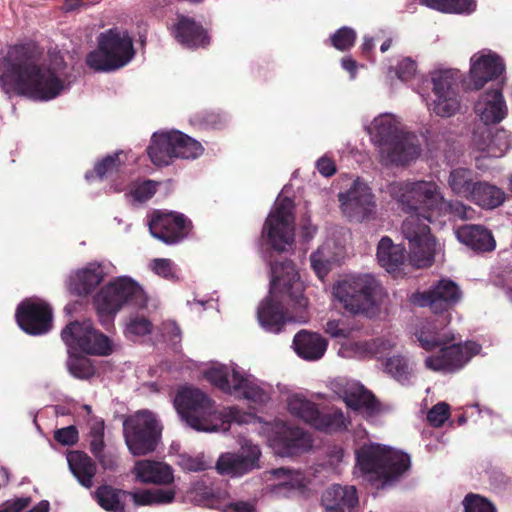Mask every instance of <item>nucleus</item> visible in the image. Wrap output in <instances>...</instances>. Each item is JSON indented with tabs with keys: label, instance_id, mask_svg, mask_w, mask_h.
Wrapping results in <instances>:
<instances>
[{
	"label": "nucleus",
	"instance_id": "1",
	"mask_svg": "<svg viewBox=\"0 0 512 512\" xmlns=\"http://www.w3.org/2000/svg\"><path fill=\"white\" fill-rule=\"evenodd\" d=\"M173 404L180 418L198 432L227 431L231 423H258L259 433L266 437L269 446L280 457L297 456L312 447L311 437L304 430L281 420L262 423L255 415L235 406L217 410L214 401L197 388L179 390Z\"/></svg>",
	"mask_w": 512,
	"mask_h": 512
},
{
	"label": "nucleus",
	"instance_id": "2",
	"mask_svg": "<svg viewBox=\"0 0 512 512\" xmlns=\"http://www.w3.org/2000/svg\"><path fill=\"white\" fill-rule=\"evenodd\" d=\"M71 80L59 53L46 59L34 45L10 46L0 56V88L7 94H18L37 101H49L68 91Z\"/></svg>",
	"mask_w": 512,
	"mask_h": 512
},
{
	"label": "nucleus",
	"instance_id": "3",
	"mask_svg": "<svg viewBox=\"0 0 512 512\" xmlns=\"http://www.w3.org/2000/svg\"><path fill=\"white\" fill-rule=\"evenodd\" d=\"M303 291V283L299 281L292 261L272 264L269 294L257 309L260 326L269 333L277 334L286 322L306 323L309 318L308 301Z\"/></svg>",
	"mask_w": 512,
	"mask_h": 512
},
{
	"label": "nucleus",
	"instance_id": "4",
	"mask_svg": "<svg viewBox=\"0 0 512 512\" xmlns=\"http://www.w3.org/2000/svg\"><path fill=\"white\" fill-rule=\"evenodd\" d=\"M450 315L445 314L433 320L421 323L414 335L419 346L426 351L439 349L424 360L426 369L443 373H455L462 369L475 355L481 346L473 341L455 343L456 334L449 327Z\"/></svg>",
	"mask_w": 512,
	"mask_h": 512
},
{
	"label": "nucleus",
	"instance_id": "5",
	"mask_svg": "<svg viewBox=\"0 0 512 512\" xmlns=\"http://www.w3.org/2000/svg\"><path fill=\"white\" fill-rule=\"evenodd\" d=\"M366 130L385 165H405L421 152L416 135L408 132L400 118L391 113L375 117Z\"/></svg>",
	"mask_w": 512,
	"mask_h": 512
},
{
	"label": "nucleus",
	"instance_id": "6",
	"mask_svg": "<svg viewBox=\"0 0 512 512\" xmlns=\"http://www.w3.org/2000/svg\"><path fill=\"white\" fill-rule=\"evenodd\" d=\"M204 377L222 392L245 399L256 405H264L271 399L273 387L247 373L237 364L211 363L204 371Z\"/></svg>",
	"mask_w": 512,
	"mask_h": 512
},
{
	"label": "nucleus",
	"instance_id": "7",
	"mask_svg": "<svg viewBox=\"0 0 512 512\" xmlns=\"http://www.w3.org/2000/svg\"><path fill=\"white\" fill-rule=\"evenodd\" d=\"M410 467V457L403 452L369 443L356 451V468L369 482L384 488Z\"/></svg>",
	"mask_w": 512,
	"mask_h": 512
},
{
	"label": "nucleus",
	"instance_id": "8",
	"mask_svg": "<svg viewBox=\"0 0 512 512\" xmlns=\"http://www.w3.org/2000/svg\"><path fill=\"white\" fill-rule=\"evenodd\" d=\"M147 295L142 286L130 276H118L108 281L93 296V306L102 324L112 322L125 306L145 307Z\"/></svg>",
	"mask_w": 512,
	"mask_h": 512
},
{
	"label": "nucleus",
	"instance_id": "9",
	"mask_svg": "<svg viewBox=\"0 0 512 512\" xmlns=\"http://www.w3.org/2000/svg\"><path fill=\"white\" fill-rule=\"evenodd\" d=\"M388 193L402 211L422 213L425 219L436 218L444 197L441 186L434 180L393 182L388 186Z\"/></svg>",
	"mask_w": 512,
	"mask_h": 512
},
{
	"label": "nucleus",
	"instance_id": "10",
	"mask_svg": "<svg viewBox=\"0 0 512 512\" xmlns=\"http://www.w3.org/2000/svg\"><path fill=\"white\" fill-rule=\"evenodd\" d=\"M381 292L380 283L371 274L347 276L336 282L332 288L334 300L354 315L374 314L377 297Z\"/></svg>",
	"mask_w": 512,
	"mask_h": 512
},
{
	"label": "nucleus",
	"instance_id": "11",
	"mask_svg": "<svg viewBox=\"0 0 512 512\" xmlns=\"http://www.w3.org/2000/svg\"><path fill=\"white\" fill-rule=\"evenodd\" d=\"M134 55L128 32L113 28L99 36L98 48L87 55L86 63L95 71L110 72L126 66Z\"/></svg>",
	"mask_w": 512,
	"mask_h": 512
},
{
	"label": "nucleus",
	"instance_id": "12",
	"mask_svg": "<svg viewBox=\"0 0 512 512\" xmlns=\"http://www.w3.org/2000/svg\"><path fill=\"white\" fill-rule=\"evenodd\" d=\"M432 92L422 96L431 114L440 118H451L462 112V95L458 71L434 70L430 73Z\"/></svg>",
	"mask_w": 512,
	"mask_h": 512
},
{
	"label": "nucleus",
	"instance_id": "13",
	"mask_svg": "<svg viewBox=\"0 0 512 512\" xmlns=\"http://www.w3.org/2000/svg\"><path fill=\"white\" fill-rule=\"evenodd\" d=\"M147 152L154 165L166 166L177 158L196 159L203 154L204 147L181 131L171 130L154 133Z\"/></svg>",
	"mask_w": 512,
	"mask_h": 512
},
{
	"label": "nucleus",
	"instance_id": "14",
	"mask_svg": "<svg viewBox=\"0 0 512 512\" xmlns=\"http://www.w3.org/2000/svg\"><path fill=\"white\" fill-rule=\"evenodd\" d=\"M162 427L149 411H138L123 422L126 446L133 456H144L156 450Z\"/></svg>",
	"mask_w": 512,
	"mask_h": 512
},
{
	"label": "nucleus",
	"instance_id": "15",
	"mask_svg": "<svg viewBox=\"0 0 512 512\" xmlns=\"http://www.w3.org/2000/svg\"><path fill=\"white\" fill-rule=\"evenodd\" d=\"M404 212L407 217L402 223V234L409 243L411 261L419 268L430 266L437 251V244L430 234L429 223L436 218L425 219L422 213Z\"/></svg>",
	"mask_w": 512,
	"mask_h": 512
},
{
	"label": "nucleus",
	"instance_id": "16",
	"mask_svg": "<svg viewBox=\"0 0 512 512\" xmlns=\"http://www.w3.org/2000/svg\"><path fill=\"white\" fill-rule=\"evenodd\" d=\"M293 209L294 204L290 198L278 196L265 221L263 238L276 251H287L294 244Z\"/></svg>",
	"mask_w": 512,
	"mask_h": 512
},
{
	"label": "nucleus",
	"instance_id": "17",
	"mask_svg": "<svg viewBox=\"0 0 512 512\" xmlns=\"http://www.w3.org/2000/svg\"><path fill=\"white\" fill-rule=\"evenodd\" d=\"M61 338L68 352L108 356L114 348L112 340L96 330L89 320L70 322L63 328Z\"/></svg>",
	"mask_w": 512,
	"mask_h": 512
},
{
	"label": "nucleus",
	"instance_id": "18",
	"mask_svg": "<svg viewBox=\"0 0 512 512\" xmlns=\"http://www.w3.org/2000/svg\"><path fill=\"white\" fill-rule=\"evenodd\" d=\"M340 210L350 220L362 222L371 219L377 211L372 189L360 178L355 179L348 189L338 194Z\"/></svg>",
	"mask_w": 512,
	"mask_h": 512
},
{
	"label": "nucleus",
	"instance_id": "19",
	"mask_svg": "<svg viewBox=\"0 0 512 512\" xmlns=\"http://www.w3.org/2000/svg\"><path fill=\"white\" fill-rule=\"evenodd\" d=\"M328 386L343 399L347 407L358 412L363 417L371 419L380 412L379 402L358 381L339 377L330 380Z\"/></svg>",
	"mask_w": 512,
	"mask_h": 512
},
{
	"label": "nucleus",
	"instance_id": "20",
	"mask_svg": "<svg viewBox=\"0 0 512 512\" xmlns=\"http://www.w3.org/2000/svg\"><path fill=\"white\" fill-rule=\"evenodd\" d=\"M19 327L30 335H42L52 327V309L39 298H29L22 301L15 313Z\"/></svg>",
	"mask_w": 512,
	"mask_h": 512
},
{
	"label": "nucleus",
	"instance_id": "21",
	"mask_svg": "<svg viewBox=\"0 0 512 512\" xmlns=\"http://www.w3.org/2000/svg\"><path fill=\"white\" fill-rule=\"evenodd\" d=\"M462 296L459 286L452 280L443 278L430 290L415 292L410 296V302L419 307H429L434 313L447 311L457 304Z\"/></svg>",
	"mask_w": 512,
	"mask_h": 512
},
{
	"label": "nucleus",
	"instance_id": "22",
	"mask_svg": "<svg viewBox=\"0 0 512 512\" xmlns=\"http://www.w3.org/2000/svg\"><path fill=\"white\" fill-rule=\"evenodd\" d=\"M148 226L154 238L166 244H176L189 234L191 222L181 213L156 211Z\"/></svg>",
	"mask_w": 512,
	"mask_h": 512
},
{
	"label": "nucleus",
	"instance_id": "23",
	"mask_svg": "<svg viewBox=\"0 0 512 512\" xmlns=\"http://www.w3.org/2000/svg\"><path fill=\"white\" fill-rule=\"evenodd\" d=\"M240 450L237 453L222 454L216 464L221 474L241 476L258 467L261 455L260 449L250 440L240 441Z\"/></svg>",
	"mask_w": 512,
	"mask_h": 512
},
{
	"label": "nucleus",
	"instance_id": "24",
	"mask_svg": "<svg viewBox=\"0 0 512 512\" xmlns=\"http://www.w3.org/2000/svg\"><path fill=\"white\" fill-rule=\"evenodd\" d=\"M345 255V239L341 230L332 229L324 243L311 254V267L319 279H323L332 266Z\"/></svg>",
	"mask_w": 512,
	"mask_h": 512
},
{
	"label": "nucleus",
	"instance_id": "25",
	"mask_svg": "<svg viewBox=\"0 0 512 512\" xmlns=\"http://www.w3.org/2000/svg\"><path fill=\"white\" fill-rule=\"evenodd\" d=\"M113 265L107 262H90L69 276L68 288L78 296H87L111 274Z\"/></svg>",
	"mask_w": 512,
	"mask_h": 512
},
{
	"label": "nucleus",
	"instance_id": "26",
	"mask_svg": "<svg viewBox=\"0 0 512 512\" xmlns=\"http://www.w3.org/2000/svg\"><path fill=\"white\" fill-rule=\"evenodd\" d=\"M505 71V65L499 55L489 49H483L470 58V79L475 89L497 79Z\"/></svg>",
	"mask_w": 512,
	"mask_h": 512
},
{
	"label": "nucleus",
	"instance_id": "27",
	"mask_svg": "<svg viewBox=\"0 0 512 512\" xmlns=\"http://www.w3.org/2000/svg\"><path fill=\"white\" fill-rule=\"evenodd\" d=\"M475 114L486 125L497 124L508 115V107L502 87L483 91L474 104Z\"/></svg>",
	"mask_w": 512,
	"mask_h": 512
},
{
	"label": "nucleus",
	"instance_id": "28",
	"mask_svg": "<svg viewBox=\"0 0 512 512\" xmlns=\"http://www.w3.org/2000/svg\"><path fill=\"white\" fill-rule=\"evenodd\" d=\"M472 145L476 150L485 152L487 156L501 158L512 148V133L505 128L494 131L481 128L474 131Z\"/></svg>",
	"mask_w": 512,
	"mask_h": 512
},
{
	"label": "nucleus",
	"instance_id": "29",
	"mask_svg": "<svg viewBox=\"0 0 512 512\" xmlns=\"http://www.w3.org/2000/svg\"><path fill=\"white\" fill-rule=\"evenodd\" d=\"M174 38L186 48L206 47L210 43V38L206 30L193 19L180 16L177 23L172 27Z\"/></svg>",
	"mask_w": 512,
	"mask_h": 512
},
{
	"label": "nucleus",
	"instance_id": "30",
	"mask_svg": "<svg viewBox=\"0 0 512 512\" xmlns=\"http://www.w3.org/2000/svg\"><path fill=\"white\" fill-rule=\"evenodd\" d=\"M295 353L305 361L320 360L328 347V341L319 333L300 330L292 342Z\"/></svg>",
	"mask_w": 512,
	"mask_h": 512
},
{
	"label": "nucleus",
	"instance_id": "31",
	"mask_svg": "<svg viewBox=\"0 0 512 512\" xmlns=\"http://www.w3.org/2000/svg\"><path fill=\"white\" fill-rule=\"evenodd\" d=\"M321 501L326 512H353L358 497L354 486L332 485L325 490Z\"/></svg>",
	"mask_w": 512,
	"mask_h": 512
},
{
	"label": "nucleus",
	"instance_id": "32",
	"mask_svg": "<svg viewBox=\"0 0 512 512\" xmlns=\"http://www.w3.org/2000/svg\"><path fill=\"white\" fill-rule=\"evenodd\" d=\"M268 474L269 480L274 482L267 485V491L275 497H287L305 486V477L300 471L278 468L269 471Z\"/></svg>",
	"mask_w": 512,
	"mask_h": 512
},
{
	"label": "nucleus",
	"instance_id": "33",
	"mask_svg": "<svg viewBox=\"0 0 512 512\" xmlns=\"http://www.w3.org/2000/svg\"><path fill=\"white\" fill-rule=\"evenodd\" d=\"M137 481L145 484L167 485L173 482V471L160 461L139 460L132 470Z\"/></svg>",
	"mask_w": 512,
	"mask_h": 512
},
{
	"label": "nucleus",
	"instance_id": "34",
	"mask_svg": "<svg viewBox=\"0 0 512 512\" xmlns=\"http://www.w3.org/2000/svg\"><path fill=\"white\" fill-rule=\"evenodd\" d=\"M457 239L472 250L487 252L494 250L496 243L490 231L480 225H464L456 231Z\"/></svg>",
	"mask_w": 512,
	"mask_h": 512
},
{
	"label": "nucleus",
	"instance_id": "35",
	"mask_svg": "<svg viewBox=\"0 0 512 512\" xmlns=\"http://www.w3.org/2000/svg\"><path fill=\"white\" fill-rule=\"evenodd\" d=\"M377 260L387 272L398 271L405 262V249L401 245L394 244L392 240L382 237L377 246Z\"/></svg>",
	"mask_w": 512,
	"mask_h": 512
},
{
	"label": "nucleus",
	"instance_id": "36",
	"mask_svg": "<svg viewBox=\"0 0 512 512\" xmlns=\"http://www.w3.org/2000/svg\"><path fill=\"white\" fill-rule=\"evenodd\" d=\"M477 182L473 170L466 167L452 168L447 177V186L451 192L466 200H470Z\"/></svg>",
	"mask_w": 512,
	"mask_h": 512
},
{
	"label": "nucleus",
	"instance_id": "37",
	"mask_svg": "<svg viewBox=\"0 0 512 512\" xmlns=\"http://www.w3.org/2000/svg\"><path fill=\"white\" fill-rule=\"evenodd\" d=\"M67 462L78 482L83 487L90 488L96 474V465L92 459L81 451H71L67 454Z\"/></svg>",
	"mask_w": 512,
	"mask_h": 512
},
{
	"label": "nucleus",
	"instance_id": "38",
	"mask_svg": "<svg viewBox=\"0 0 512 512\" xmlns=\"http://www.w3.org/2000/svg\"><path fill=\"white\" fill-rule=\"evenodd\" d=\"M285 401L291 415L312 425L318 412L315 403L307 399L303 393L292 391H287Z\"/></svg>",
	"mask_w": 512,
	"mask_h": 512
},
{
	"label": "nucleus",
	"instance_id": "39",
	"mask_svg": "<svg viewBox=\"0 0 512 512\" xmlns=\"http://www.w3.org/2000/svg\"><path fill=\"white\" fill-rule=\"evenodd\" d=\"M505 192L496 185L485 181H478L470 201L486 208L494 209L505 201Z\"/></svg>",
	"mask_w": 512,
	"mask_h": 512
},
{
	"label": "nucleus",
	"instance_id": "40",
	"mask_svg": "<svg viewBox=\"0 0 512 512\" xmlns=\"http://www.w3.org/2000/svg\"><path fill=\"white\" fill-rule=\"evenodd\" d=\"M383 369L399 384L403 386L412 384L414 369L405 356L393 355L386 358L383 362Z\"/></svg>",
	"mask_w": 512,
	"mask_h": 512
},
{
	"label": "nucleus",
	"instance_id": "41",
	"mask_svg": "<svg viewBox=\"0 0 512 512\" xmlns=\"http://www.w3.org/2000/svg\"><path fill=\"white\" fill-rule=\"evenodd\" d=\"M175 490L166 488L143 489L129 493L138 506L167 505L175 500Z\"/></svg>",
	"mask_w": 512,
	"mask_h": 512
},
{
	"label": "nucleus",
	"instance_id": "42",
	"mask_svg": "<svg viewBox=\"0 0 512 512\" xmlns=\"http://www.w3.org/2000/svg\"><path fill=\"white\" fill-rule=\"evenodd\" d=\"M126 492L103 485L94 492V498L101 508L109 512H125Z\"/></svg>",
	"mask_w": 512,
	"mask_h": 512
},
{
	"label": "nucleus",
	"instance_id": "43",
	"mask_svg": "<svg viewBox=\"0 0 512 512\" xmlns=\"http://www.w3.org/2000/svg\"><path fill=\"white\" fill-rule=\"evenodd\" d=\"M256 501H231L226 491H215L211 494L209 506L221 512H256Z\"/></svg>",
	"mask_w": 512,
	"mask_h": 512
},
{
	"label": "nucleus",
	"instance_id": "44",
	"mask_svg": "<svg viewBox=\"0 0 512 512\" xmlns=\"http://www.w3.org/2000/svg\"><path fill=\"white\" fill-rule=\"evenodd\" d=\"M348 424L349 420L343 411L334 409L328 413H321L318 410L311 426L324 432H339L345 430Z\"/></svg>",
	"mask_w": 512,
	"mask_h": 512
},
{
	"label": "nucleus",
	"instance_id": "45",
	"mask_svg": "<svg viewBox=\"0 0 512 512\" xmlns=\"http://www.w3.org/2000/svg\"><path fill=\"white\" fill-rule=\"evenodd\" d=\"M420 2L444 13L470 14L476 9L475 0H420Z\"/></svg>",
	"mask_w": 512,
	"mask_h": 512
},
{
	"label": "nucleus",
	"instance_id": "46",
	"mask_svg": "<svg viewBox=\"0 0 512 512\" xmlns=\"http://www.w3.org/2000/svg\"><path fill=\"white\" fill-rule=\"evenodd\" d=\"M67 367L72 376L78 379H88L94 375L95 369L91 360L76 352H68Z\"/></svg>",
	"mask_w": 512,
	"mask_h": 512
},
{
	"label": "nucleus",
	"instance_id": "47",
	"mask_svg": "<svg viewBox=\"0 0 512 512\" xmlns=\"http://www.w3.org/2000/svg\"><path fill=\"white\" fill-rule=\"evenodd\" d=\"M123 152H117L113 155H108L94 167V172L99 179H112L116 174L121 172L123 161L121 157Z\"/></svg>",
	"mask_w": 512,
	"mask_h": 512
},
{
	"label": "nucleus",
	"instance_id": "48",
	"mask_svg": "<svg viewBox=\"0 0 512 512\" xmlns=\"http://www.w3.org/2000/svg\"><path fill=\"white\" fill-rule=\"evenodd\" d=\"M473 214L474 210L471 207L458 200H447L444 196L443 204L437 212L436 218L449 215L454 219L466 220L471 219Z\"/></svg>",
	"mask_w": 512,
	"mask_h": 512
},
{
	"label": "nucleus",
	"instance_id": "49",
	"mask_svg": "<svg viewBox=\"0 0 512 512\" xmlns=\"http://www.w3.org/2000/svg\"><path fill=\"white\" fill-rule=\"evenodd\" d=\"M338 355L343 358H370V340L343 342L339 347Z\"/></svg>",
	"mask_w": 512,
	"mask_h": 512
},
{
	"label": "nucleus",
	"instance_id": "50",
	"mask_svg": "<svg viewBox=\"0 0 512 512\" xmlns=\"http://www.w3.org/2000/svg\"><path fill=\"white\" fill-rule=\"evenodd\" d=\"M355 39L356 32L346 26L338 29L330 38L332 46L340 51L350 49L354 45Z\"/></svg>",
	"mask_w": 512,
	"mask_h": 512
},
{
	"label": "nucleus",
	"instance_id": "51",
	"mask_svg": "<svg viewBox=\"0 0 512 512\" xmlns=\"http://www.w3.org/2000/svg\"><path fill=\"white\" fill-rule=\"evenodd\" d=\"M178 464L183 470L188 472L204 471L211 466V462L206 460L203 454L195 456L182 454L179 456Z\"/></svg>",
	"mask_w": 512,
	"mask_h": 512
},
{
	"label": "nucleus",
	"instance_id": "52",
	"mask_svg": "<svg viewBox=\"0 0 512 512\" xmlns=\"http://www.w3.org/2000/svg\"><path fill=\"white\" fill-rule=\"evenodd\" d=\"M464 512H495V507L486 498L477 494H467L462 502Z\"/></svg>",
	"mask_w": 512,
	"mask_h": 512
},
{
	"label": "nucleus",
	"instance_id": "53",
	"mask_svg": "<svg viewBox=\"0 0 512 512\" xmlns=\"http://www.w3.org/2000/svg\"><path fill=\"white\" fill-rule=\"evenodd\" d=\"M152 323L144 317L131 318L125 327V335L133 339L134 337L145 336L152 332Z\"/></svg>",
	"mask_w": 512,
	"mask_h": 512
},
{
	"label": "nucleus",
	"instance_id": "54",
	"mask_svg": "<svg viewBox=\"0 0 512 512\" xmlns=\"http://www.w3.org/2000/svg\"><path fill=\"white\" fill-rule=\"evenodd\" d=\"M396 344V338L391 335L370 340L371 357L380 358L390 352Z\"/></svg>",
	"mask_w": 512,
	"mask_h": 512
},
{
	"label": "nucleus",
	"instance_id": "55",
	"mask_svg": "<svg viewBox=\"0 0 512 512\" xmlns=\"http://www.w3.org/2000/svg\"><path fill=\"white\" fill-rule=\"evenodd\" d=\"M157 185V182L146 180L142 183L135 184L130 194L135 201L142 203L149 200L155 194Z\"/></svg>",
	"mask_w": 512,
	"mask_h": 512
},
{
	"label": "nucleus",
	"instance_id": "56",
	"mask_svg": "<svg viewBox=\"0 0 512 512\" xmlns=\"http://www.w3.org/2000/svg\"><path fill=\"white\" fill-rule=\"evenodd\" d=\"M449 417V405L439 402L427 413L428 422L434 427H441Z\"/></svg>",
	"mask_w": 512,
	"mask_h": 512
},
{
	"label": "nucleus",
	"instance_id": "57",
	"mask_svg": "<svg viewBox=\"0 0 512 512\" xmlns=\"http://www.w3.org/2000/svg\"><path fill=\"white\" fill-rule=\"evenodd\" d=\"M417 70L414 60L409 57H403L398 60L395 68V74L401 81H408L413 78Z\"/></svg>",
	"mask_w": 512,
	"mask_h": 512
},
{
	"label": "nucleus",
	"instance_id": "58",
	"mask_svg": "<svg viewBox=\"0 0 512 512\" xmlns=\"http://www.w3.org/2000/svg\"><path fill=\"white\" fill-rule=\"evenodd\" d=\"M150 267L155 274H157L163 278L172 279L175 277L176 266L169 259H165V258L155 259L151 262Z\"/></svg>",
	"mask_w": 512,
	"mask_h": 512
},
{
	"label": "nucleus",
	"instance_id": "59",
	"mask_svg": "<svg viewBox=\"0 0 512 512\" xmlns=\"http://www.w3.org/2000/svg\"><path fill=\"white\" fill-rule=\"evenodd\" d=\"M81 410L85 412L88 417L87 425L90 429V437H104V421L101 418L91 415L92 410L89 405H83Z\"/></svg>",
	"mask_w": 512,
	"mask_h": 512
},
{
	"label": "nucleus",
	"instance_id": "60",
	"mask_svg": "<svg viewBox=\"0 0 512 512\" xmlns=\"http://www.w3.org/2000/svg\"><path fill=\"white\" fill-rule=\"evenodd\" d=\"M54 438L64 446L74 445L79 439V433L75 426H67L54 432Z\"/></svg>",
	"mask_w": 512,
	"mask_h": 512
},
{
	"label": "nucleus",
	"instance_id": "61",
	"mask_svg": "<svg viewBox=\"0 0 512 512\" xmlns=\"http://www.w3.org/2000/svg\"><path fill=\"white\" fill-rule=\"evenodd\" d=\"M324 330L332 338L346 339L350 335V328L342 320H328L325 324Z\"/></svg>",
	"mask_w": 512,
	"mask_h": 512
},
{
	"label": "nucleus",
	"instance_id": "62",
	"mask_svg": "<svg viewBox=\"0 0 512 512\" xmlns=\"http://www.w3.org/2000/svg\"><path fill=\"white\" fill-rule=\"evenodd\" d=\"M162 336L172 344H177L181 339V330L173 321H167L162 324Z\"/></svg>",
	"mask_w": 512,
	"mask_h": 512
},
{
	"label": "nucleus",
	"instance_id": "63",
	"mask_svg": "<svg viewBox=\"0 0 512 512\" xmlns=\"http://www.w3.org/2000/svg\"><path fill=\"white\" fill-rule=\"evenodd\" d=\"M327 458H328V464L333 469H338L340 464L345 461L346 453L345 451L339 447V446H332L329 448L327 452Z\"/></svg>",
	"mask_w": 512,
	"mask_h": 512
},
{
	"label": "nucleus",
	"instance_id": "64",
	"mask_svg": "<svg viewBox=\"0 0 512 512\" xmlns=\"http://www.w3.org/2000/svg\"><path fill=\"white\" fill-rule=\"evenodd\" d=\"M30 502V497L17 498L6 502L0 509V512H21L30 504Z\"/></svg>",
	"mask_w": 512,
	"mask_h": 512
}]
</instances>
